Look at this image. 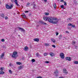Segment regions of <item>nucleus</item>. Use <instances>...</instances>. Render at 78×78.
Segmentation results:
<instances>
[{"label": "nucleus", "instance_id": "obj_39", "mask_svg": "<svg viewBox=\"0 0 78 78\" xmlns=\"http://www.w3.org/2000/svg\"><path fill=\"white\" fill-rule=\"evenodd\" d=\"M72 27L73 28H75V26L74 25H72Z\"/></svg>", "mask_w": 78, "mask_h": 78}, {"label": "nucleus", "instance_id": "obj_4", "mask_svg": "<svg viewBox=\"0 0 78 78\" xmlns=\"http://www.w3.org/2000/svg\"><path fill=\"white\" fill-rule=\"evenodd\" d=\"M11 2H12V3H14V2L16 6L19 5V4H18L17 3V0H14V1L13 0H11Z\"/></svg>", "mask_w": 78, "mask_h": 78}, {"label": "nucleus", "instance_id": "obj_36", "mask_svg": "<svg viewBox=\"0 0 78 78\" xmlns=\"http://www.w3.org/2000/svg\"><path fill=\"white\" fill-rule=\"evenodd\" d=\"M3 68L2 67L0 69L1 71H3Z\"/></svg>", "mask_w": 78, "mask_h": 78}, {"label": "nucleus", "instance_id": "obj_27", "mask_svg": "<svg viewBox=\"0 0 78 78\" xmlns=\"http://www.w3.org/2000/svg\"><path fill=\"white\" fill-rule=\"evenodd\" d=\"M36 56H40V55H39V53H37L36 54Z\"/></svg>", "mask_w": 78, "mask_h": 78}, {"label": "nucleus", "instance_id": "obj_56", "mask_svg": "<svg viewBox=\"0 0 78 78\" xmlns=\"http://www.w3.org/2000/svg\"><path fill=\"white\" fill-rule=\"evenodd\" d=\"M59 78H64V77H59Z\"/></svg>", "mask_w": 78, "mask_h": 78}, {"label": "nucleus", "instance_id": "obj_38", "mask_svg": "<svg viewBox=\"0 0 78 78\" xmlns=\"http://www.w3.org/2000/svg\"><path fill=\"white\" fill-rule=\"evenodd\" d=\"M32 62H35V59H33L32 60Z\"/></svg>", "mask_w": 78, "mask_h": 78}, {"label": "nucleus", "instance_id": "obj_58", "mask_svg": "<svg viewBox=\"0 0 78 78\" xmlns=\"http://www.w3.org/2000/svg\"><path fill=\"white\" fill-rule=\"evenodd\" d=\"M58 0V1H59V0Z\"/></svg>", "mask_w": 78, "mask_h": 78}, {"label": "nucleus", "instance_id": "obj_16", "mask_svg": "<svg viewBox=\"0 0 78 78\" xmlns=\"http://www.w3.org/2000/svg\"><path fill=\"white\" fill-rule=\"evenodd\" d=\"M41 24H42V25H47V23H45L43 21H41Z\"/></svg>", "mask_w": 78, "mask_h": 78}, {"label": "nucleus", "instance_id": "obj_32", "mask_svg": "<svg viewBox=\"0 0 78 78\" xmlns=\"http://www.w3.org/2000/svg\"><path fill=\"white\" fill-rule=\"evenodd\" d=\"M64 5H62L61 6V8H62V9H64Z\"/></svg>", "mask_w": 78, "mask_h": 78}, {"label": "nucleus", "instance_id": "obj_51", "mask_svg": "<svg viewBox=\"0 0 78 78\" xmlns=\"http://www.w3.org/2000/svg\"><path fill=\"white\" fill-rule=\"evenodd\" d=\"M66 33H69V32L68 31H66Z\"/></svg>", "mask_w": 78, "mask_h": 78}, {"label": "nucleus", "instance_id": "obj_6", "mask_svg": "<svg viewBox=\"0 0 78 78\" xmlns=\"http://www.w3.org/2000/svg\"><path fill=\"white\" fill-rule=\"evenodd\" d=\"M54 20V21H53L52 23H53L54 24H56V23H58V20H57V18H56V20Z\"/></svg>", "mask_w": 78, "mask_h": 78}, {"label": "nucleus", "instance_id": "obj_22", "mask_svg": "<svg viewBox=\"0 0 78 78\" xmlns=\"http://www.w3.org/2000/svg\"><path fill=\"white\" fill-rule=\"evenodd\" d=\"M36 5L34 4V6L33 7V9H36Z\"/></svg>", "mask_w": 78, "mask_h": 78}, {"label": "nucleus", "instance_id": "obj_1", "mask_svg": "<svg viewBox=\"0 0 78 78\" xmlns=\"http://www.w3.org/2000/svg\"><path fill=\"white\" fill-rule=\"evenodd\" d=\"M56 18H52L48 17V22H50V23H53V20H56Z\"/></svg>", "mask_w": 78, "mask_h": 78}, {"label": "nucleus", "instance_id": "obj_9", "mask_svg": "<svg viewBox=\"0 0 78 78\" xmlns=\"http://www.w3.org/2000/svg\"><path fill=\"white\" fill-rule=\"evenodd\" d=\"M19 29L21 30L22 32H25V30L24 29L20 27H19Z\"/></svg>", "mask_w": 78, "mask_h": 78}, {"label": "nucleus", "instance_id": "obj_26", "mask_svg": "<svg viewBox=\"0 0 78 78\" xmlns=\"http://www.w3.org/2000/svg\"><path fill=\"white\" fill-rule=\"evenodd\" d=\"M23 69V66H20V67H19V69Z\"/></svg>", "mask_w": 78, "mask_h": 78}, {"label": "nucleus", "instance_id": "obj_52", "mask_svg": "<svg viewBox=\"0 0 78 78\" xmlns=\"http://www.w3.org/2000/svg\"><path fill=\"white\" fill-rule=\"evenodd\" d=\"M44 0L45 2H47V0Z\"/></svg>", "mask_w": 78, "mask_h": 78}, {"label": "nucleus", "instance_id": "obj_49", "mask_svg": "<svg viewBox=\"0 0 78 78\" xmlns=\"http://www.w3.org/2000/svg\"><path fill=\"white\" fill-rule=\"evenodd\" d=\"M68 29H69V30H71V28L69 27H68Z\"/></svg>", "mask_w": 78, "mask_h": 78}, {"label": "nucleus", "instance_id": "obj_12", "mask_svg": "<svg viewBox=\"0 0 78 78\" xmlns=\"http://www.w3.org/2000/svg\"><path fill=\"white\" fill-rule=\"evenodd\" d=\"M4 56H5V52H4V53H2V54L1 56V58H3Z\"/></svg>", "mask_w": 78, "mask_h": 78}, {"label": "nucleus", "instance_id": "obj_55", "mask_svg": "<svg viewBox=\"0 0 78 78\" xmlns=\"http://www.w3.org/2000/svg\"><path fill=\"white\" fill-rule=\"evenodd\" d=\"M74 3H76V4H77V2H75Z\"/></svg>", "mask_w": 78, "mask_h": 78}, {"label": "nucleus", "instance_id": "obj_44", "mask_svg": "<svg viewBox=\"0 0 78 78\" xmlns=\"http://www.w3.org/2000/svg\"><path fill=\"white\" fill-rule=\"evenodd\" d=\"M24 59H25V58L24 57H23L22 58V60H24Z\"/></svg>", "mask_w": 78, "mask_h": 78}, {"label": "nucleus", "instance_id": "obj_17", "mask_svg": "<svg viewBox=\"0 0 78 78\" xmlns=\"http://www.w3.org/2000/svg\"><path fill=\"white\" fill-rule=\"evenodd\" d=\"M28 49V47H27V46L25 47L24 48L25 51H27V50Z\"/></svg>", "mask_w": 78, "mask_h": 78}, {"label": "nucleus", "instance_id": "obj_33", "mask_svg": "<svg viewBox=\"0 0 78 78\" xmlns=\"http://www.w3.org/2000/svg\"><path fill=\"white\" fill-rule=\"evenodd\" d=\"M9 72L10 73H12V72L11 71V70H9Z\"/></svg>", "mask_w": 78, "mask_h": 78}, {"label": "nucleus", "instance_id": "obj_2", "mask_svg": "<svg viewBox=\"0 0 78 78\" xmlns=\"http://www.w3.org/2000/svg\"><path fill=\"white\" fill-rule=\"evenodd\" d=\"M17 52L14 51L13 53V54L12 55V58H16V57H17Z\"/></svg>", "mask_w": 78, "mask_h": 78}, {"label": "nucleus", "instance_id": "obj_57", "mask_svg": "<svg viewBox=\"0 0 78 78\" xmlns=\"http://www.w3.org/2000/svg\"><path fill=\"white\" fill-rule=\"evenodd\" d=\"M65 9V8L64 7V9Z\"/></svg>", "mask_w": 78, "mask_h": 78}, {"label": "nucleus", "instance_id": "obj_3", "mask_svg": "<svg viewBox=\"0 0 78 78\" xmlns=\"http://www.w3.org/2000/svg\"><path fill=\"white\" fill-rule=\"evenodd\" d=\"M13 7V4H12L10 6L9 5H6V8L7 9H11Z\"/></svg>", "mask_w": 78, "mask_h": 78}, {"label": "nucleus", "instance_id": "obj_19", "mask_svg": "<svg viewBox=\"0 0 78 78\" xmlns=\"http://www.w3.org/2000/svg\"><path fill=\"white\" fill-rule=\"evenodd\" d=\"M54 7L55 9L56 8V3L54 4Z\"/></svg>", "mask_w": 78, "mask_h": 78}, {"label": "nucleus", "instance_id": "obj_24", "mask_svg": "<svg viewBox=\"0 0 78 78\" xmlns=\"http://www.w3.org/2000/svg\"><path fill=\"white\" fill-rule=\"evenodd\" d=\"M62 35H60L59 36V39L61 40V39H62Z\"/></svg>", "mask_w": 78, "mask_h": 78}, {"label": "nucleus", "instance_id": "obj_48", "mask_svg": "<svg viewBox=\"0 0 78 78\" xmlns=\"http://www.w3.org/2000/svg\"><path fill=\"white\" fill-rule=\"evenodd\" d=\"M60 2H64V0H61Z\"/></svg>", "mask_w": 78, "mask_h": 78}, {"label": "nucleus", "instance_id": "obj_31", "mask_svg": "<svg viewBox=\"0 0 78 78\" xmlns=\"http://www.w3.org/2000/svg\"><path fill=\"white\" fill-rule=\"evenodd\" d=\"M52 47H53L54 48H56V46H55V45H52Z\"/></svg>", "mask_w": 78, "mask_h": 78}, {"label": "nucleus", "instance_id": "obj_37", "mask_svg": "<svg viewBox=\"0 0 78 78\" xmlns=\"http://www.w3.org/2000/svg\"><path fill=\"white\" fill-rule=\"evenodd\" d=\"M30 5V3H28L27 4V6H29V5Z\"/></svg>", "mask_w": 78, "mask_h": 78}, {"label": "nucleus", "instance_id": "obj_18", "mask_svg": "<svg viewBox=\"0 0 78 78\" xmlns=\"http://www.w3.org/2000/svg\"><path fill=\"white\" fill-rule=\"evenodd\" d=\"M74 64H78V61H74Z\"/></svg>", "mask_w": 78, "mask_h": 78}, {"label": "nucleus", "instance_id": "obj_21", "mask_svg": "<svg viewBox=\"0 0 78 78\" xmlns=\"http://www.w3.org/2000/svg\"><path fill=\"white\" fill-rule=\"evenodd\" d=\"M16 64L18 65H20V64H21V63H20V62H16Z\"/></svg>", "mask_w": 78, "mask_h": 78}, {"label": "nucleus", "instance_id": "obj_40", "mask_svg": "<svg viewBox=\"0 0 78 78\" xmlns=\"http://www.w3.org/2000/svg\"><path fill=\"white\" fill-rule=\"evenodd\" d=\"M45 63H46L47 64H48L49 63V62L48 61H46L45 62Z\"/></svg>", "mask_w": 78, "mask_h": 78}, {"label": "nucleus", "instance_id": "obj_59", "mask_svg": "<svg viewBox=\"0 0 78 78\" xmlns=\"http://www.w3.org/2000/svg\"><path fill=\"white\" fill-rule=\"evenodd\" d=\"M22 0V1H23V0Z\"/></svg>", "mask_w": 78, "mask_h": 78}, {"label": "nucleus", "instance_id": "obj_11", "mask_svg": "<svg viewBox=\"0 0 78 78\" xmlns=\"http://www.w3.org/2000/svg\"><path fill=\"white\" fill-rule=\"evenodd\" d=\"M43 19L44 20L46 21L48 19V17H44L43 18Z\"/></svg>", "mask_w": 78, "mask_h": 78}, {"label": "nucleus", "instance_id": "obj_5", "mask_svg": "<svg viewBox=\"0 0 78 78\" xmlns=\"http://www.w3.org/2000/svg\"><path fill=\"white\" fill-rule=\"evenodd\" d=\"M60 56L62 59H64V54L62 53H60Z\"/></svg>", "mask_w": 78, "mask_h": 78}, {"label": "nucleus", "instance_id": "obj_53", "mask_svg": "<svg viewBox=\"0 0 78 78\" xmlns=\"http://www.w3.org/2000/svg\"><path fill=\"white\" fill-rule=\"evenodd\" d=\"M25 12L26 13H27V12H28V11H25Z\"/></svg>", "mask_w": 78, "mask_h": 78}, {"label": "nucleus", "instance_id": "obj_28", "mask_svg": "<svg viewBox=\"0 0 78 78\" xmlns=\"http://www.w3.org/2000/svg\"><path fill=\"white\" fill-rule=\"evenodd\" d=\"M1 17H3H3H4V14H2L1 15Z\"/></svg>", "mask_w": 78, "mask_h": 78}, {"label": "nucleus", "instance_id": "obj_30", "mask_svg": "<svg viewBox=\"0 0 78 78\" xmlns=\"http://www.w3.org/2000/svg\"><path fill=\"white\" fill-rule=\"evenodd\" d=\"M64 5H65V6H66V5H67V2H64Z\"/></svg>", "mask_w": 78, "mask_h": 78}, {"label": "nucleus", "instance_id": "obj_41", "mask_svg": "<svg viewBox=\"0 0 78 78\" xmlns=\"http://www.w3.org/2000/svg\"><path fill=\"white\" fill-rule=\"evenodd\" d=\"M1 41H2V42H4L5 41V39H2L1 40Z\"/></svg>", "mask_w": 78, "mask_h": 78}, {"label": "nucleus", "instance_id": "obj_8", "mask_svg": "<svg viewBox=\"0 0 78 78\" xmlns=\"http://www.w3.org/2000/svg\"><path fill=\"white\" fill-rule=\"evenodd\" d=\"M63 71L64 73H68V72H67V71L66 70V68H64L63 69Z\"/></svg>", "mask_w": 78, "mask_h": 78}, {"label": "nucleus", "instance_id": "obj_43", "mask_svg": "<svg viewBox=\"0 0 78 78\" xmlns=\"http://www.w3.org/2000/svg\"><path fill=\"white\" fill-rule=\"evenodd\" d=\"M8 19V17H5V19L6 20H7V19Z\"/></svg>", "mask_w": 78, "mask_h": 78}, {"label": "nucleus", "instance_id": "obj_15", "mask_svg": "<svg viewBox=\"0 0 78 78\" xmlns=\"http://www.w3.org/2000/svg\"><path fill=\"white\" fill-rule=\"evenodd\" d=\"M49 55H51V56H54V53L52 52H50L49 53Z\"/></svg>", "mask_w": 78, "mask_h": 78}, {"label": "nucleus", "instance_id": "obj_14", "mask_svg": "<svg viewBox=\"0 0 78 78\" xmlns=\"http://www.w3.org/2000/svg\"><path fill=\"white\" fill-rule=\"evenodd\" d=\"M34 41H36V42H39V39L35 38L34 39Z\"/></svg>", "mask_w": 78, "mask_h": 78}, {"label": "nucleus", "instance_id": "obj_50", "mask_svg": "<svg viewBox=\"0 0 78 78\" xmlns=\"http://www.w3.org/2000/svg\"><path fill=\"white\" fill-rule=\"evenodd\" d=\"M37 78H42V77L39 76L37 77Z\"/></svg>", "mask_w": 78, "mask_h": 78}, {"label": "nucleus", "instance_id": "obj_20", "mask_svg": "<svg viewBox=\"0 0 78 78\" xmlns=\"http://www.w3.org/2000/svg\"><path fill=\"white\" fill-rule=\"evenodd\" d=\"M5 72L3 71H0V75L4 74Z\"/></svg>", "mask_w": 78, "mask_h": 78}, {"label": "nucleus", "instance_id": "obj_54", "mask_svg": "<svg viewBox=\"0 0 78 78\" xmlns=\"http://www.w3.org/2000/svg\"><path fill=\"white\" fill-rule=\"evenodd\" d=\"M31 14H29V16H31Z\"/></svg>", "mask_w": 78, "mask_h": 78}, {"label": "nucleus", "instance_id": "obj_46", "mask_svg": "<svg viewBox=\"0 0 78 78\" xmlns=\"http://www.w3.org/2000/svg\"><path fill=\"white\" fill-rule=\"evenodd\" d=\"M12 64H11V63H10L9 64V67H11V65Z\"/></svg>", "mask_w": 78, "mask_h": 78}, {"label": "nucleus", "instance_id": "obj_25", "mask_svg": "<svg viewBox=\"0 0 78 78\" xmlns=\"http://www.w3.org/2000/svg\"><path fill=\"white\" fill-rule=\"evenodd\" d=\"M45 46H50V44H48V43H45Z\"/></svg>", "mask_w": 78, "mask_h": 78}, {"label": "nucleus", "instance_id": "obj_10", "mask_svg": "<svg viewBox=\"0 0 78 78\" xmlns=\"http://www.w3.org/2000/svg\"><path fill=\"white\" fill-rule=\"evenodd\" d=\"M51 42H53L54 43H55V42H56V40H55V39L51 38Z\"/></svg>", "mask_w": 78, "mask_h": 78}, {"label": "nucleus", "instance_id": "obj_29", "mask_svg": "<svg viewBox=\"0 0 78 78\" xmlns=\"http://www.w3.org/2000/svg\"><path fill=\"white\" fill-rule=\"evenodd\" d=\"M75 41H73V42L72 43L73 45H74V44H75Z\"/></svg>", "mask_w": 78, "mask_h": 78}, {"label": "nucleus", "instance_id": "obj_23", "mask_svg": "<svg viewBox=\"0 0 78 78\" xmlns=\"http://www.w3.org/2000/svg\"><path fill=\"white\" fill-rule=\"evenodd\" d=\"M67 20H68V21H72V19H71L70 18H68L67 19Z\"/></svg>", "mask_w": 78, "mask_h": 78}, {"label": "nucleus", "instance_id": "obj_7", "mask_svg": "<svg viewBox=\"0 0 78 78\" xmlns=\"http://www.w3.org/2000/svg\"><path fill=\"white\" fill-rule=\"evenodd\" d=\"M66 60H67L68 61H71V60H72V58H71V57H66Z\"/></svg>", "mask_w": 78, "mask_h": 78}, {"label": "nucleus", "instance_id": "obj_34", "mask_svg": "<svg viewBox=\"0 0 78 78\" xmlns=\"http://www.w3.org/2000/svg\"><path fill=\"white\" fill-rule=\"evenodd\" d=\"M45 15H46V16H48V14H49V13L48 12L45 13Z\"/></svg>", "mask_w": 78, "mask_h": 78}, {"label": "nucleus", "instance_id": "obj_47", "mask_svg": "<svg viewBox=\"0 0 78 78\" xmlns=\"http://www.w3.org/2000/svg\"><path fill=\"white\" fill-rule=\"evenodd\" d=\"M55 74H56V73H58V72L57 71H56L55 72Z\"/></svg>", "mask_w": 78, "mask_h": 78}, {"label": "nucleus", "instance_id": "obj_42", "mask_svg": "<svg viewBox=\"0 0 78 78\" xmlns=\"http://www.w3.org/2000/svg\"><path fill=\"white\" fill-rule=\"evenodd\" d=\"M68 25L69 26H72V24L71 23H69L68 24Z\"/></svg>", "mask_w": 78, "mask_h": 78}, {"label": "nucleus", "instance_id": "obj_13", "mask_svg": "<svg viewBox=\"0 0 78 78\" xmlns=\"http://www.w3.org/2000/svg\"><path fill=\"white\" fill-rule=\"evenodd\" d=\"M23 17L24 18V19H25V18H26V16H25V15L24 13H23V15H22Z\"/></svg>", "mask_w": 78, "mask_h": 78}, {"label": "nucleus", "instance_id": "obj_45", "mask_svg": "<svg viewBox=\"0 0 78 78\" xmlns=\"http://www.w3.org/2000/svg\"><path fill=\"white\" fill-rule=\"evenodd\" d=\"M58 34H59V33L58 32H57L56 33V36H58Z\"/></svg>", "mask_w": 78, "mask_h": 78}, {"label": "nucleus", "instance_id": "obj_35", "mask_svg": "<svg viewBox=\"0 0 78 78\" xmlns=\"http://www.w3.org/2000/svg\"><path fill=\"white\" fill-rule=\"evenodd\" d=\"M44 56H46L47 55V54L46 53H44Z\"/></svg>", "mask_w": 78, "mask_h": 78}]
</instances>
